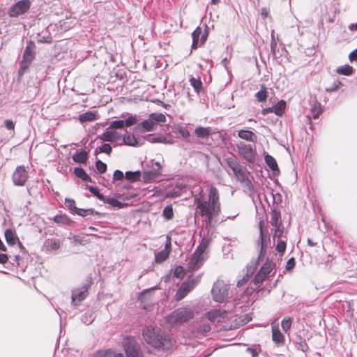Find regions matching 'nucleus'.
<instances>
[{
    "label": "nucleus",
    "mask_w": 357,
    "mask_h": 357,
    "mask_svg": "<svg viewBox=\"0 0 357 357\" xmlns=\"http://www.w3.org/2000/svg\"><path fill=\"white\" fill-rule=\"evenodd\" d=\"M194 203L197 206V213L202 218L207 219L208 223H211L213 218L220 212L218 191L212 185L209 188L208 199L199 193L194 196Z\"/></svg>",
    "instance_id": "f257e3e1"
},
{
    "label": "nucleus",
    "mask_w": 357,
    "mask_h": 357,
    "mask_svg": "<svg viewBox=\"0 0 357 357\" xmlns=\"http://www.w3.org/2000/svg\"><path fill=\"white\" fill-rule=\"evenodd\" d=\"M144 341L153 347L167 349L171 346L169 336L158 327L148 326L143 331Z\"/></svg>",
    "instance_id": "f03ea898"
},
{
    "label": "nucleus",
    "mask_w": 357,
    "mask_h": 357,
    "mask_svg": "<svg viewBox=\"0 0 357 357\" xmlns=\"http://www.w3.org/2000/svg\"><path fill=\"white\" fill-rule=\"evenodd\" d=\"M194 317V310L190 307H179L164 318L165 324L170 328H177Z\"/></svg>",
    "instance_id": "7ed1b4c3"
},
{
    "label": "nucleus",
    "mask_w": 357,
    "mask_h": 357,
    "mask_svg": "<svg viewBox=\"0 0 357 357\" xmlns=\"http://www.w3.org/2000/svg\"><path fill=\"white\" fill-rule=\"evenodd\" d=\"M225 162L231 169L238 181L248 188L252 187V181L249 178V172L239 164L234 157H227L225 158Z\"/></svg>",
    "instance_id": "20e7f679"
},
{
    "label": "nucleus",
    "mask_w": 357,
    "mask_h": 357,
    "mask_svg": "<svg viewBox=\"0 0 357 357\" xmlns=\"http://www.w3.org/2000/svg\"><path fill=\"white\" fill-rule=\"evenodd\" d=\"M122 345L127 357H144L140 346L137 344L135 337L131 336L123 337Z\"/></svg>",
    "instance_id": "39448f33"
},
{
    "label": "nucleus",
    "mask_w": 357,
    "mask_h": 357,
    "mask_svg": "<svg viewBox=\"0 0 357 357\" xmlns=\"http://www.w3.org/2000/svg\"><path fill=\"white\" fill-rule=\"evenodd\" d=\"M229 285L224 281L218 280L212 288L213 299L218 303H223L228 298Z\"/></svg>",
    "instance_id": "423d86ee"
},
{
    "label": "nucleus",
    "mask_w": 357,
    "mask_h": 357,
    "mask_svg": "<svg viewBox=\"0 0 357 357\" xmlns=\"http://www.w3.org/2000/svg\"><path fill=\"white\" fill-rule=\"evenodd\" d=\"M275 266L276 265L274 262L267 260L255 275L253 280L254 284L257 286L261 284L269 274L275 268Z\"/></svg>",
    "instance_id": "0eeeda50"
},
{
    "label": "nucleus",
    "mask_w": 357,
    "mask_h": 357,
    "mask_svg": "<svg viewBox=\"0 0 357 357\" xmlns=\"http://www.w3.org/2000/svg\"><path fill=\"white\" fill-rule=\"evenodd\" d=\"M260 236L257 241V246L259 248V254L258 259H263L266 254L267 249L271 243L270 237L268 236L267 232L263 229V222L259 223Z\"/></svg>",
    "instance_id": "6e6552de"
},
{
    "label": "nucleus",
    "mask_w": 357,
    "mask_h": 357,
    "mask_svg": "<svg viewBox=\"0 0 357 357\" xmlns=\"http://www.w3.org/2000/svg\"><path fill=\"white\" fill-rule=\"evenodd\" d=\"M238 154L249 162H253L255 158V146L240 142L236 145Z\"/></svg>",
    "instance_id": "1a4fd4ad"
},
{
    "label": "nucleus",
    "mask_w": 357,
    "mask_h": 357,
    "mask_svg": "<svg viewBox=\"0 0 357 357\" xmlns=\"http://www.w3.org/2000/svg\"><path fill=\"white\" fill-rule=\"evenodd\" d=\"M89 287L90 285L89 284H84V285L72 290V305L76 306L86 298L89 294Z\"/></svg>",
    "instance_id": "9d476101"
},
{
    "label": "nucleus",
    "mask_w": 357,
    "mask_h": 357,
    "mask_svg": "<svg viewBox=\"0 0 357 357\" xmlns=\"http://www.w3.org/2000/svg\"><path fill=\"white\" fill-rule=\"evenodd\" d=\"M29 0H20L13 5L8 10V15L11 17H17L26 13L30 8Z\"/></svg>",
    "instance_id": "9b49d317"
},
{
    "label": "nucleus",
    "mask_w": 357,
    "mask_h": 357,
    "mask_svg": "<svg viewBox=\"0 0 357 357\" xmlns=\"http://www.w3.org/2000/svg\"><path fill=\"white\" fill-rule=\"evenodd\" d=\"M162 166L159 162H153L151 168L143 173V179L146 182H152L158 178L161 175Z\"/></svg>",
    "instance_id": "f8f14e48"
},
{
    "label": "nucleus",
    "mask_w": 357,
    "mask_h": 357,
    "mask_svg": "<svg viewBox=\"0 0 357 357\" xmlns=\"http://www.w3.org/2000/svg\"><path fill=\"white\" fill-rule=\"evenodd\" d=\"M28 178V172L24 166H18L13 174V181L15 185L22 186Z\"/></svg>",
    "instance_id": "ddd939ff"
},
{
    "label": "nucleus",
    "mask_w": 357,
    "mask_h": 357,
    "mask_svg": "<svg viewBox=\"0 0 357 357\" xmlns=\"http://www.w3.org/2000/svg\"><path fill=\"white\" fill-rule=\"evenodd\" d=\"M204 261V255H202L201 254L195 251L188 264V271L193 272L202 266Z\"/></svg>",
    "instance_id": "4468645a"
},
{
    "label": "nucleus",
    "mask_w": 357,
    "mask_h": 357,
    "mask_svg": "<svg viewBox=\"0 0 357 357\" xmlns=\"http://www.w3.org/2000/svg\"><path fill=\"white\" fill-rule=\"evenodd\" d=\"M196 284L195 280H188L183 282L176 294V300L183 299L191 290H192Z\"/></svg>",
    "instance_id": "2eb2a0df"
},
{
    "label": "nucleus",
    "mask_w": 357,
    "mask_h": 357,
    "mask_svg": "<svg viewBox=\"0 0 357 357\" xmlns=\"http://www.w3.org/2000/svg\"><path fill=\"white\" fill-rule=\"evenodd\" d=\"M110 129L108 127L106 131L100 136V139L105 142H117L121 139L122 136L119 132L110 130Z\"/></svg>",
    "instance_id": "dca6fc26"
},
{
    "label": "nucleus",
    "mask_w": 357,
    "mask_h": 357,
    "mask_svg": "<svg viewBox=\"0 0 357 357\" xmlns=\"http://www.w3.org/2000/svg\"><path fill=\"white\" fill-rule=\"evenodd\" d=\"M257 268V262H251L250 264L247 266V272L245 276L241 280H239L237 282V286L238 287H242L250 279V278L254 274L255 270Z\"/></svg>",
    "instance_id": "f3484780"
},
{
    "label": "nucleus",
    "mask_w": 357,
    "mask_h": 357,
    "mask_svg": "<svg viewBox=\"0 0 357 357\" xmlns=\"http://www.w3.org/2000/svg\"><path fill=\"white\" fill-rule=\"evenodd\" d=\"M226 312L220 310H213L207 313V319L211 322H220L227 317Z\"/></svg>",
    "instance_id": "a211bd4d"
},
{
    "label": "nucleus",
    "mask_w": 357,
    "mask_h": 357,
    "mask_svg": "<svg viewBox=\"0 0 357 357\" xmlns=\"http://www.w3.org/2000/svg\"><path fill=\"white\" fill-rule=\"evenodd\" d=\"M272 340L277 344H283L284 343V336L280 332L278 325L272 324Z\"/></svg>",
    "instance_id": "6ab92c4d"
},
{
    "label": "nucleus",
    "mask_w": 357,
    "mask_h": 357,
    "mask_svg": "<svg viewBox=\"0 0 357 357\" xmlns=\"http://www.w3.org/2000/svg\"><path fill=\"white\" fill-rule=\"evenodd\" d=\"M156 127V123H154L149 116L148 119L143 121L137 126L139 130L142 132L155 130Z\"/></svg>",
    "instance_id": "aec40b11"
},
{
    "label": "nucleus",
    "mask_w": 357,
    "mask_h": 357,
    "mask_svg": "<svg viewBox=\"0 0 357 357\" xmlns=\"http://www.w3.org/2000/svg\"><path fill=\"white\" fill-rule=\"evenodd\" d=\"M286 108V102L284 100H280L275 105L268 108L270 112L275 114L278 116H281L284 113Z\"/></svg>",
    "instance_id": "412c9836"
},
{
    "label": "nucleus",
    "mask_w": 357,
    "mask_h": 357,
    "mask_svg": "<svg viewBox=\"0 0 357 357\" xmlns=\"http://www.w3.org/2000/svg\"><path fill=\"white\" fill-rule=\"evenodd\" d=\"M92 357H124L121 353L113 350L99 351L95 353Z\"/></svg>",
    "instance_id": "4be33fe9"
},
{
    "label": "nucleus",
    "mask_w": 357,
    "mask_h": 357,
    "mask_svg": "<svg viewBox=\"0 0 357 357\" xmlns=\"http://www.w3.org/2000/svg\"><path fill=\"white\" fill-rule=\"evenodd\" d=\"M44 248L47 251L57 250L60 248V242L55 238H48L44 243Z\"/></svg>",
    "instance_id": "5701e85b"
},
{
    "label": "nucleus",
    "mask_w": 357,
    "mask_h": 357,
    "mask_svg": "<svg viewBox=\"0 0 357 357\" xmlns=\"http://www.w3.org/2000/svg\"><path fill=\"white\" fill-rule=\"evenodd\" d=\"M238 136L246 141L254 142L256 139L255 135L250 130H240L238 132Z\"/></svg>",
    "instance_id": "b1692460"
},
{
    "label": "nucleus",
    "mask_w": 357,
    "mask_h": 357,
    "mask_svg": "<svg viewBox=\"0 0 357 357\" xmlns=\"http://www.w3.org/2000/svg\"><path fill=\"white\" fill-rule=\"evenodd\" d=\"M4 236L7 243L10 245H14L16 241H18L15 231L10 229H7L5 231Z\"/></svg>",
    "instance_id": "393cba45"
},
{
    "label": "nucleus",
    "mask_w": 357,
    "mask_h": 357,
    "mask_svg": "<svg viewBox=\"0 0 357 357\" xmlns=\"http://www.w3.org/2000/svg\"><path fill=\"white\" fill-rule=\"evenodd\" d=\"M96 119V113L93 112H87L79 116V120L81 123L93 121Z\"/></svg>",
    "instance_id": "a878e982"
},
{
    "label": "nucleus",
    "mask_w": 357,
    "mask_h": 357,
    "mask_svg": "<svg viewBox=\"0 0 357 357\" xmlns=\"http://www.w3.org/2000/svg\"><path fill=\"white\" fill-rule=\"evenodd\" d=\"M170 242H169V243H167L165 245V249L155 254V261L157 263H162L168 257L169 251L167 250V248Z\"/></svg>",
    "instance_id": "bb28decb"
},
{
    "label": "nucleus",
    "mask_w": 357,
    "mask_h": 357,
    "mask_svg": "<svg viewBox=\"0 0 357 357\" xmlns=\"http://www.w3.org/2000/svg\"><path fill=\"white\" fill-rule=\"evenodd\" d=\"M88 154L85 151L77 152L73 155V160L77 163H86Z\"/></svg>",
    "instance_id": "cd10ccee"
},
{
    "label": "nucleus",
    "mask_w": 357,
    "mask_h": 357,
    "mask_svg": "<svg viewBox=\"0 0 357 357\" xmlns=\"http://www.w3.org/2000/svg\"><path fill=\"white\" fill-rule=\"evenodd\" d=\"M74 173L77 177L80 178L83 181L91 182V177L86 173L84 169L81 167H76L75 168Z\"/></svg>",
    "instance_id": "c85d7f7f"
},
{
    "label": "nucleus",
    "mask_w": 357,
    "mask_h": 357,
    "mask_svg": "<svg viewBox=\"0 0 357 357\" xmlns=\"http://www.w3.org/2000/svg\"><path fill=\"white\" fill-rule=\"evenodd\" d=\"M195 134L199 138H205L211 135V128L207 127H198L195 130Z\"/></svg>",
    "instance_id": "c756f323"
},
{
    "label": "nucleus",
    "mask_w": 357,
    "mask_h": 357,
    "mask_svg": "<svg viewBox=\"0 0 357 357\" xmlns=\"http://www.w3.org/2000/svg\"><path fill=\"white\" fill-rule=\"evenodd\" d=\"M273 240L275 241L276 239H284V237H286L285 236H283L284 228L282 225L273 227Z\"/></svg>",
    "instance_id": "7c9ffc66"
},
{
    "label": "nucleus",
    "mask_w": 357,
    "mask_h": 357,
    "mask_svg": "<svg viewBox=\"0 0 357 357\" xmlns=\"http://www.w3.org/2000/svg\"><path fill=\"white\" fill-rule=\"evenodd\" d=\"M354 69L349 65H344L338 67L336 69V73L340 75H350L353 73Z\"/></svg>",
    "instance_id": "2f4dec72"
},
{
    "label": "nucleus",
    "mask_w": 357,
    "mask_h": 357,
    "mask_svg": "<svg viewBox=\"0 0 357 357\" xmlns=\"http://www.w3.org/2000/svg\"><path fill=\"white\" fill-rule=\"evenodd\" d=\"M210 330L211 326L205 322L197 323L196 325V333L198 334H204Z\"/></svg>",
    "instance_id": "473e14b6"
},
{
    "label": "nucleus",
    "mask_w": 357,
    "mask_h": 357,
    "mask_svg": "<svg viewBox=\"0 0 357 357\" xmlns=\"http://www.w3.org/2000/svg\"><path fill=\"white\" fill-rule=\"evenodd\" d=\"M123 144L128 145V146H135L137 145L138 142L137 139L133 135L127 134L123 138Z\"/></svg>",
    "instance_id": "72a5a7b5"
},
{
    "label": "nucleus",
    "mask_w": 357,
    "mask_h": 357,
    "mask_svg": "<svg viewBox=\"0 0 357 357\" xmlns=\"http://www.w3.org/2000/svg\"><path fill=\"white\" fill-rule=\"evenodd\" d=\"M102 201L107 204H109L112 206L117 208H121L124 206H126L125 204L121 203V202L118 201L115 198H112V197L105 198V200H102Z\"/></svg>",
    "instance_id": "f704fd0d"
},
{
    "label": "nucleus",
    "mask_w": 357,
    "mask_h": 357,
    "mask_svg": "<svg viewBox=\"0 0 357 357\" xmlns=\"http://www.w3.org/2000/svg\"><path fill=\"white\" fill-rule=\"evenodd\" d=\"M259 102H264L267 98L266 87L264 85L261 86V89L255 95Z\"/></svg>",
    "instance_id": "c9c22d12"
},
{
    "label": "nucleus",
    "mask_w": 357,
    "mask_h": 357,
    "mask_svg": "<svg viewBox=\"0 0 357 357\" xmlns=\"http://www.w3.org/2000/svg\"><path fill=\"white\" fill-rule=\"evenodd\" d=\"M149 117L156 124L157 123H164L166 121L165 116L162 113H152L149 115Z\"/></svg>",
    "instance_id": "e433bc0d"
},
{
    "label": "nucleus",
    "mask_w": 357,
    "mask_h": 357,
    "mask_svg": "<svg viewBox=\"0 0 357 357\" xmlns=\"http://www.w3.org/2000/svg\"><path fill=\"white\" fill-rule=\"evenodd\" d=\"M311 114L314 119H317L320 114L322 112L321 105L318 102H314L311 106Z\"/></svg>",
    "instance_id": "4c0bfd02"
},
{
    "label": "nucleus",
    "mask_w": 357,
    "mask_h": 357,
    "mask_svg": "<svg viewBox=\"0 0 357 357\" xmlns=\"http://www.w3.org/2000/svg\"><path fill=\"white\" fill-rule=\"evenodd\" d=\"M34 58V52L33 48L27 46L23 54V59L31 62Z\"/></svg>",
    "instance_id": "58836bf2"
},
{
    "label": "nucleus",
    "mask_w": 357,
    "mask_h": 357,
    "mask_svg": "<svg viewBox=\"0 0 357 357\" xmlns=\"http://www.w3.org/2000/svg\"><path fill=\"white\" fill-rule=\"evenodd\" d=\"M280 217V215L279 212L276 211H273L272 212L270 222L273 227H276L282 225L281 222L279 221Z\"/></svg>",
    "instance_id": "ea45409f"
},
{
    "label": "nucleus",
    "mask_w": 357,
    "mask_h": 357,
    "mask_svg": "<svg viewBox=\"0 0 357 357\" xmlns=\"http://www.w3.org/2000/svg\"><path fill=\"white\" fill-rule=\"evenodd\" d=\"M202 33V30L199 27H197L192 33V45L193 48H197L199 43V37Z\"/></svg>",
    "instance_id": "a19ab883"
},
{
    "label": "nucleus",
    "mask_w": 357,
    "mask_h": 357,
    "mask_svg": "<svg viewBox=\"0 0 357 357\" xmlns=\"http://www.w3.org/2000/svg\"><path fill=\"white\" fill-rule=\"evenodd\" d=\"M190 82L191 86L194 88L195 91L197 93H199L202 88V82L199 79H196L195 77H192L190 79Z\"/></svg>",
    "instance_id": "79ce46f5"
},
{
    "label": "nucleus",
    "mask_w": 357,
    "mask_h": 357,
    "mask_svg": "<svg viewBox=\"0 0 357 357\" xmlns=\"http://www.w3.org/2000/svg\"><path fill=\"white\" fill-rule=\"evenodd\" d=\"M292 319L289 317H284L281 323L282 328L284 332H288L291 326Z\"/></svg>",
    "instance_id": "37998d69"
},
{
    "label": "nucleus",
    "mask_w": 357,
    "mask_h": 357,
    "mask_svg": "<svg viewBox=\"0 0 357 357\" xmlns=\"http://www.w3.org/2000/svg\"><path fill=\"white\" fill-rule=\"evenodd\" d=\"M277 241L278 243L276 245V250L278 252L283 254L286 249L287 237H284V239H277Z\"/></svg>",
    "instance_id": "c03bdc74"
},
{
    "label": "nucleus",
    "mask_w": 357,
    "mask_h": 357,
    "mask_svg": "<svg viewBox=\"0 0 357 357\" xmlns=\"http://www.w3.org/2000/svg\"><path fill=\"white\" fill-rule=\"evenodd\" d=\"M125 177L126 179L135 181L139 178L140 177V172L139 171L132 172H126L125 174Z\"/></svg>",
    "instance_id": "a18cd8bd"
},
{
    "label": "nucleus",
    "mask_w": 357,
    "mask_h": 357,
    "mask_svg": "<svg viewBox=\"0 0 357 357\" xmlns=\"http://www.w3.org/2000/svg\"><path fill=\"white\" fill-rule=\"evenodd\" d=\"M94 320V316L92 312H86L82 317V321L86 325L91 324Z\"/></svg>",
    "instance_id": "49530a36"
},
{
    "label": "nucleus",
    "mask_w": 357,
    "mask_h": 357,
    "mask_svg": "<svg viewBox=\"0 0 357 357\" xmlns=\"http://www.w3.org/2000/svg\"><path fill=\"white\" fill-rule=\"evenodd\" d=\"M176 133L179 135L180 137L185 139L190 136V132L185 127L181 126H178L176 128Z\"/></svg>",
    "instance_id": "de8ad7c7"
},
{
    "label": "nucleus",
    "mask_w": 357,
    "mask_h": 357,
    "mask_svg": "<svg viewBox=\"0 0 357 357\" xmlns=\"http://www.w3.org/2000/svg\"><path fill=\"white\" fill-rule=\"evenodd\" d=\"M208 239H202L201 243L199 245L197 248L196 252L201 254L202 255H204V252L208 246Z\"/></svg>",
    "instance_id": "09e8293b"
},
{
    "label": "nucleus",
    "mask_w": 357,
    "mask_h": 357,
    "mask_svg": "<svg viewBox=\"0 0 357 357\" xmlns=\"http://www.w3.org/2000/svg\"><path fill=\"white\" fill-rule=\"evenodd\" d=\"M266 162L267 163L268 166L272 169L275 170L278 167L277 162L275 160L271 155H266L265 158Z\"/></svg>",
    "instance_id": "8fccbe9b"
},
{
    "label": "nucleus",
    "mask_w": 357,
    "mask_h": 357,
    "mask_svg": "<svg viewBox=\"0 0 357 357\" xmlns=\"http://www.w3.org/2000/svg\"><path fill=\"white\" fill-rule=\"evenodd\" d=\"M125 126V122L123 120L114 121L111 123L109 128L121 129Z\"/></svg>",
    "instance_id": "3c124183"
},
{
    "label": "nucleus",
    "mask_w": 357,
    "mask_h": 357,
    "mask_svg": "<svg viewBox=\"0 0 357 357\" xmlns=\"http://www.w3.org/2000/svg\"><path fill=\"white\" fill-rule=\"evenodd\" d=\"M173 215L174 213L172 206H167L163 210L164 217L167 220H170L172 218Z\"/></svg>",
    "instance_id": "603ef678"
},
{
    "label": "nucleus",
    "mask_w": 357,
    "mask_h": 357,
    "mask_svg": "<svg viewBox=\"0 0 357 357\" xmlns=\"http://www.w3.org/2000/svg\"><path fill=\"white\" fill-rule=\"evenodd\" d=\"M96 166L98 171L101 174L104 173L107 169L106 164L100 160L96 161Z\"/></svg>",
    "instance_id": "864d4df0"
},
{
    "label": "nucleus",
    "mask_w": 357,
    "mask_h": 357,
    "mask_svg": "<svg viewBox=\"0 0 357 357\" xmlns=\"http://www.w3.org/2000/svg\"><path fill=\"white\" fill-rule=\"evenodd\" d=\"M184 268L182 266H178L175 268L174 276L176 278H181L184 275Z\"/></svg>",
    "instance_id": "5fc2aeb1"
},
{
    "label": "nucleus",
    "mask_w": 357,
    "mask_h": 357,
    "mask_svg": "<svg viewBox=\"0 0 357 357\" xmlns=\"http://www.w3.org/2000/svg\"><path fill=\"white\" fill-rule=\"evenodd\" d=\"M100 152L110 154L112 146L109 144H104L100 147Z\"/></svg>",
    "instance_id": "6e6d98bb"
},
{
    "label": "nucleus",
    "mask_w": 357,
    "mask_h": 357,
    "mask_svg": "<svg viewBox=\"0 0 357 357\" xmlns=\"http://www.w3.org/2000/svg\"><path fill=\"white\" fill-rule=\"evenodd\" d=\"M89 190L91 193L96 195L99 199L105 200V197L102 195L100 194L96 188L90 186L89 188Z\"/></svg>",
    "instance_id": "4d7b16f0"
},
{
    "label": "nucleus",
    "mask_w": 357,
    "mask_h": 357,
    "mask_svg": "<svg viewBox=\"0 0 357 357\" xmlns=\"http://www.w3.org/2000/svg\"><path fill=\"white\" fill-rule=\"evenodd\" d=\"M125 122L126 127L131 126L136 123V118L133 116H130Z\"/></svg>",
    "instance_id": "13d9d810"
},
{
    "label": "nucleus",
    "mask_w": 357,
    "mask_h": 357,
    "mask_svg": "<svg viewBox=\"0 0 357 357\" xmlns=\"http://www.w3.org/2000/svg\"><path fill=\"white\" fill-rule=\"evenodd\" d=\"M4 125L6 128L8 130H13L15 129V123L12 120L7 119L4 121Z\"/></svg>",
    "instance_id": "bf43d9fd"
},
{
    "label": "nucleus",
    "mask_w": 357,
    "mask_h": 357,
    "mask_svg": "<svg viewBox=\"0 0 357 357\" xmlns=\"http://www.w3.org/2000/svg\"><path fill=\"white\" fill-rule=\"evenodd\" d=\"M75 212L77 214H78L79 215H81V216H86L87 215H89L91 211V210H85V209H82V208H77L75 210Z\"/></svg>",
    "instance_id": "052dcab7"
},
{
    "label": "nucleus",
    "mask_w": 357,
    "mask_h": 357,
    "mask_svg": "<svg viewBox=\"0 0 357 357\" xmlns=\"http://www.w3.org/2000/svg\"><path fill=\"white\" fill-rule=\"evenodd\" d=\"M66 206L71 210H75L77 207L75 206V202L73 199H66Z\"/></svg>",
    "instance_id": "680f3d73"
},
{
    "label": "nucleus",
    "mask_w": 357,
    "mask_h": 357,
    "mask_svg": "<svg viewBox=\"0 0 357 357\" xmlns=\"http://www.w3.org/2000/svg\"><path fill=\"white\" fill-rule=\"evenodd\" d=\"M294 266H295V261H294V259L293 257H291L287 262L286 269L289 271V270L292 269Z\"/></svg>",
    "instance_id": "e2e57ef3"
},
{
    "label": "nucleus",
    "mask_w": 357,
    "mask_h": 357,
    "mask_svg": "<svg viewBox=\"0 0 357 357\" xmlns=\"http://www.w3.org/2000/svg\"><path fill=\"white\" fill-rule=\"evenodd\" d=\"M123 178V174L120 170H116L114 172V179L115 180H121Z\"/></svg>",
    "instance_id": "0e129e2a"
},
{
    "label": "nucleus",
    "mask_w": 357,
    "mask_h": 357,
    "mask_svg": "<svg viewBox=\"0 0 357 357\" xmlns=\"http://www.w3.org/2000/svg\"><path fill=\"white\" fill-rule=\"evenodd\" d=\"M149 141L150 142H151V143L164 142H165V137H150L149 139Z\"/></svg>",
    "instance_id": "69168bd1"
},
{
    "label": "nucleus",
    "mask_w": 357,
    "mask_h": 357,
    "mask_svg": "<svg viewBox=\"0 0 357 357\" xmlns=\"http://www.w3.org/2000/svg\"><path fill=\"white\" fill-rule=\"evenodd\" d=\"M66 218L62 215H56L54 217V221L57 223L64 224L66 222Z\"/></svg>",
    "instance_id": "338daca9"
},
{
    "label": "nucleus",
    "mask_w": 357,
    "mask_h": 357,
    "mask_svg": "<svg viewBox=\"0 0 357 357\" xmlns=\"http://www.w3.org/2000/svg\"><path fill=\"white\" fill-rule=\"evenodd\" d=\"M8 257L7 255L0 252V264H4L8 261Z\"/></svg>",
    "instance_id": "774afa93"
}]
</instances>
